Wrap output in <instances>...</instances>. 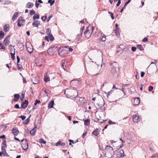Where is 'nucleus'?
Masks as SVG:
<instances>
[{"label": "nucleus", "mask_w": 158, "mask_h": 158, "mask_svg": "<svg viewBox=\"0 0 158 158\" xmlns=\"http://www.w3.org/2000/svg\"><path fill=\"white\" fill-rule=\"evenodd\" d=\"M145 73L144 72H141V77H143L144 76V75L145 74Z\"/></svg>", "instance_id": "4d7b16f0"}, {"label": "nucleus", "mask_w": 158, "mask_h": 158, "mask_svg": "<svg viewBox=\"0 0 158 158\" xmlns=\"http://www.w3.org/2000/svg\"><path fill=\"white\" fill-rule=\"evenodd\" d=\"M54 105V101L52 100L51 102H49L48 104V108L49 109L52 108Z\"/></svg>", "instance_id": "b1692460"}, {"label": "nucleus", "mask_w": 158, "mask_h": 158, "mask_svg": "<svg viewBox=\"0 0 158 158\" xmlns=\"http://www.w3.org/2000/svg\"><path fill=\"white\" fill-rule=\"evenodd\" d=\"M0 138H1V139H5V136L4 135H1V136H0Z\"/></svg>", "instance_id": "69168bd1"}, {"label": "nucleus", "mask_w": 158, "mask_h": 158, "mask_svg": "<svg viewBox=\"0 0 158 158\" xmlns=\"http://www.w3.org/2000/svg\"><path fill=\"white\" fill-rule=\"evenodd\" d=\"M136 49V48L135 47H132L131 48V50L133 52H135Z\"/></svg>", "instance_id": "6e6d98bb"}, {"label": "nucleus", "mask_w": 158, "mask_h": 158, "mask_svg": "<svg viewBox=\"0 0 158 158\" xmlns=\"http://www.w3.org/2000/svg\"><path fill=\"white\" fill-rule=\"evenodd\" d=\"M139 119V117L137 115L135 114L133 116V120L134 123H137L138 122V120Z\"/></svg>", "instance_id": "a211bd4d"}, {"label": "nucleus", "mask_w": 158, "mask_h": 158, "mask_svg": "<svg viewBox=\"0 0 158 158\" xmlns=\"http://www.w3.org/2000/svg\"><path fill=\"white\" fill-rule=\"evenodd\" d=\"M93 32V27H88L87 28L85 31L84 32V34L86 37H89Z\"/></svg>", "instance_id": "20e7f679"}, {"label": "nucleus", "mask_w": 158, "mask_h": 158, "mask_svg": "<svg viewBox=\"0 0 158 158\" xmlns=\"http://www.w3.org/2000/svg\"><path fill=\"white\" fill-rule=\"evenodd\" d=\"M15 107L17 109H19L20 108L19 105L18 104H16L15 105Z\"/></svg>", "instance_id": "052dcab7"}, {"label": "nucleus", "mask_w": 158, "mask_h": 158, "mask_svg": "<svg viewBox=\"0 0 158 158\" xmlns=\"http://www.w3.org/2000/svg\"><path fill=\"white\" fill-rule=\"evenodd\" d=\"M11 50H13V53L12 52H10V54L11 55V57L12 59L13 60H14L15 58V49L14 48V47L11 48Z\"/></svg>", "instance_id": "ddd939ff"}, {"label": "nucleus", "mask_w": 158, "mask_h": 158, "mask_svg": "<svg viewBox=\"0 0 158 158\" xmlns=\"http://www.w3.org/2000/svg\"><path fill=\"white\" fill-rule=\"evenodd\" d=\"M39 102H40V101L38 100L37 99H36L35 101V103H34V105H36L37 103Z\"/></svg>", "instance_id": "5fc2aeb1"}, {"label": "nucleus", "mask_w": 158, "mask_h": 158, "mask_svg": "<svg viewBox=\"0 0 158 158\" xmlns=\"http://www.w3.org/2000/svg\"><path fill=\"white\" fill-rule=\"evenodd\" d=\"M19 117L21 118L22 120H24L25 119L26 117L24 116H19Z\"/></svg>", "instance_id": "37998d69"}, {"label": "nucleus", "mask_w": 158, "mask_h": 158, "mask_svg": "<svg viewBox=\"0 0 158 158\" xmlns=\"http://www.w3.org/2000/svg\"><path fill=\"white\" fill-rule=\"evenodd\" d=\"M47 18V16L46 15H45V16H42L41 17V19L43 21H44L46 20V19Z\"/></svg>", "instance_id": "58836bf2"}, {"label": "nucleus", "mask_w": 158, "mask_h": 158, "mask_svg": "<svg viewBox=\"0 0 158 158\" xmlns=\"http://www.w3.org/2000/svg\"><path fill=\"white\" fill-rule=\"evenodd\" d=\"M152 158H158V155L154 156Z\"/></svg>", "instance_id": "774afa93"}, {"label": "nucleus", "mask_w": 158, "mask_h": 158, "mask_svg": "<svg viewBox=\"0 0 158 158\" xmlns=\"http://www.w3.org/2000/svg\"><path fill=\"white\" fill-rule=\"evenodd\" d=\"M12 132L14 136H16L19 133L18 130L15 128H13L12 130Z\"/></svg>", "instance_id": "4468645a"}, {"label": "nucleus", "mask_w": 158, "mask_h": 158, "mask_svg": "<svg viewBox=\"0 0 158 158\" xmlns=\"http://www.w3.org/2000/svg\"><path fill=\"white\" fill-rule=\"evenodd\" d=\"M35 62L36 64V65L37 66H41L42 64H40V63H39L38 62V60L37 59H36L35 60Z\"/></svg>", "instance_id": "4c0bfd02"}, {"label": "nucleus", "mask_w": 158, "mask_h": 158, "mask_svg": "<svg viewBox=\"0 0 158 158\" xmlns=\"http://www.w3.org/2000/svg\"><path fill=\"white\" fill-rule=\"evenodd\" d=\"M73 92L74 93V96L75 97L77 96L78 95L77 92L76 90H74L73 91Z\"/></svg>", "instance_id": "79ce46f5"}, {"label": "nucleus", "mask_w": 158, "mask_h": 158, "mask_svg": "<svg viewBox=\"0 0 158 158\" xmlns=\"http://www.w3.org/2000/svg\"><path fill=\"white\" fill-rule=\"evenodd\" d=\"M33 6V4L30 2H28L27 4L26 7L28 8H32Z\"/></svg>", "instance_id": "a878e982"}, {"label": "nucleus", "mask_w": 158, "mask_h": 158, "mask_svg": "<svg viewBox=\"0 0 158 158\" xmlns=\"http://www.w3.org/2000/svg\"><path fill=\"white\" fill-rule=\"evenodd\" d=\"M39 77H36L34 79V80H32V81L34 84H38L39 81Z\"/></svg>", "instance_id": "2eb2a0df"}, {"label": "nucleus", "mask_w": 158, "mask_h": 158, "mask_svg": "<svg viewBox=\"0 0 158 158\" xmlns=\"http://www.w3.org/2000/svg\"><path fill=\"white\" fill-rule=\"evenodd\" d=\"M107 95V97L108 98V96L109 95V94H111V93L110 92V91L108 92L107 93H105Z\"/></svg>", "instance_id": "680f3d73"}, {"label": "nucleus", "mask_w": 158, "mask_h": 158, "mask_svg": "<svg viewBox=\"0 0 158 158\" xmlns=\"http://www.w3.org/2000/svg\"><path fill=\"white\" fill-rule=\"evenodd\" d=\"M57 47L53 46L49 48L47 50L48 53L50 55H52L57 51Z\"/></svg>", "instance_id": "423d86ee"}, {"label": "nucleus", "mask_w": 158, "mask_h": 158, "mask_svg": "<svg viewBox=\"0 0 158 158\" xmlns=\"http://www.w3.org/2000/svg\"><path fill=\"white\" fill-rule=\"evenodd\" d=\"M48 3H50V6H52L54 4L55 2V1L52 0H48Z\"/></svg>", "instance_id": "f704fd0d"}, {"label": "nucleus", "mask_w": 158, "mask_h": 158, "mask_svg": "<svg viewBox=\"0 0 158 158\" xmlns=\"http://www.w3.org/2000/svg\"><path fill=\"white\" fill-rule=\"evenodd\" d=\"M10 27V25L9 24H6L5 25L4 27V31L5 32H7L9 31Z\"/></svg>", "instance_id": "412c9836"}, {"label": "nucleus", "mask_w": 158, "mask_h": 158, "mask_svg": "<svg viewBox=\"0 0 158 158\" xmlns=\"http://www.w3.org/2000/svg\"><path fill=\"white\" fill-rule=\"evenodd\" d=\"M39 142L40 143H42L43 144H45L46 143V141L44 140L43 138H41L39 140Z\"/></svg>", "instance_id": "72a5a7b5"}, {"label": "nucleus", "mask_w": 158, "mask_h": 158, "mask_svg": "<svg viewBox=\"0 0 158 158\" xmlns=\"http://www.w3.org/2000/svg\"><path fill=\"white\" fill-rule=\"evenodd\" d=\"M6 147V145H2V152L3 153V154L5 155L6 156V154H7L6 149L5 148Z\"/></svg>", "instance_id": "aec40b11"}, {"label": "nucleus", "mask_w": 158, "mask_h": 158, "mask_svg": "<svg viewBox=\"0 0 158 158\" xmlns=\"http://www.w3.org/2000/svg\"><path fill=\"white\" fill-rule=\"evenodd\" d=\"M101 40L102 41H104L106 40V38L105 36H102L101 38Z\"/></svg>", "instance_id": "49530a36"}, {"label": "nucleus", "mask_w": 158, "mask_h": 158, "mask_svg": "<svg viewBox=\"0 0 158 158\" xmlns=\"http://www.w3.org/2000/svg\"><path fill=\"white\" fill-rule=\"evenodd\" d=\"M52 15H50L48 17V19H47V22H48L50 20L51 18H52Z\"/></svg>", "instance_id": "3c124183"}, {"label": "nucleus", "mask_w": 158, "mask_h": 158, "mask_svg": "<svg viewBox=\"0 0 158 158\" xmlns=\"http://www.w3.org/2000/svg\"><path fill=\"white\" fill-rule=\"evenodd\" d=\"M37 2V1H36L35 5V6H36V8H37L40 4H39V3L38 2Z\"/></svg>", "instance_id": "8fccbe9b"}, {"label": "nucleus", "mask_w": 158, "mask_h": 158, "mask_svg": "<svg viewBox=\"0 0 158 158\" xmlns=\"http://www.w3.org/2000/svg\"><path fill=\"white\" fill-rule=\"evenodd\" d=\"M153 87L152 86H149L148 87V90L149 91H151L153 90Z\"/></svg>", "instance_id": "c03bdc74"}, {"label": "nucleus", "mask_w": 158, "mask_h": 158, "mask_svg": "<svg viewBox=\"0 0 158 158\" xmlns=\"http://www.w3.org/2000/svg\"><path fill=\"white\" fill-rule=\"evenodd\" d=\"M131 2L130 0H128L127 2L125 4V6H126L127 4H128L130 2Z\"/></svg>", "instance_id": "338daca9"}, {"label": "nucleus", "mask_w": 158, "mask_h": 158, "mask_svg": "<svg viewBox=\"0 0 158 158\" xmlns=\"http://www.w3.org/2000/svg\"><path fill=\"white\" fill-rule=\"evenodd\" d=\"M28 105V101L25 100L24 102H23L21 104V108L24 109Z\"/></svg>", "instance_id": "f8f14e48"}, {"label": "nucleus", "mask_w": 158, "mask_h": 158, "mask_svg": "<svg viewBox=\"0 0 158 158\" xmlns=\"http://www.w3.org/2000/svg\"><path fill=\"white\" fill-rule=\"evenodd\" d=\"M99 133V131H98V129L95 130L92 132L93 135L96 136H97Z\"/></svg>", "instance_id": "c756f323"}, {"label": "nucleus", "mask_w": 158, "mask_h": 158, "mask_svg": "<svg viewBox=\"0 0 158 158\" xmlns=\"http://www.w3.org/2000/svg\"><path fill=\"white\" fill-rule=\"evenodd\" d=\"M149 68H150L151 70L153 71L155 69H157V67L154 63L153 62H151V64L147 68V69H148Z\"/></svg>", "instance_id": "6e6552de"}, {"label": "nucleus", "mask_w": 158, "mask_h": 158, "mask_svg": "<svg viewBox=\"0 0 158 158\" xmlns=\"http://www.w3.org/2000/svg\"><path fill=\"white\" fill-rule=\"evenodd\" d=\"M17 64H18V66H19V64L18 63L19 62L20 59L18 56H17Z\"/></svg>", "instance_id": "09e8293b"}, {"label": "nucleus", "mask_w": 158, "mask_h": 158, "mask_svg": "<svg viewBox=\"0 0 158 158\" xmlns=\"http://www.w3.org/2000/svg\"><path fill=\"white\" fill-rule=\"evenodd\" d=\"M114 32L115 33L117 37H118L119 35V29L118 28H116L114 30Z\"/></svg>", "instance_id": "2f4dec72"}, {"label": "nucleus", "mask_w": 158, "mask_h": 158, "mask_svg": "<svg viewBox=\"0 0 158 158\" xmlns=\"http://www.w3.org/2000/svg\"><path fill=\"white\" fill-rule=\"evenodd\" d=\"M40 25V23L39 21H35L32 23V25L34 27H38V26Z\"/></svg>", "instance_id": "dca6fc26"}, {"label": "nucleus", "mask_w": 158, "mask_h": 158, "mask_svg": "<svg viewBox=\"0 0 158 158\" xmlns=\"http://www.w3.org/2000/svg\"><path fill=\"white\" fill-rule=\"evenodd\" d=\"M30 116H31V115L29 117L27 118L23 122V123L24 124H25V125L27 124L29 122L30 118Z\"/></svg>", "instance_id": "c85d7f7f"}, {"label": "nucleus", "mask_w": 158, "mask_h": 158, "mask_svg": "<svg viewBox=\"0 0 158 158\" xmlns=\"http://www.w3.org/2000/svg\"><path fill=\"white\" fill-rule=\"evenodd\" d=\"M110 72L111 73L114 75L117 76L118 72V64L116 62L112 63L111 64Z\"/></svg>", "instance_id": "f257e3e1"}, {"label": "nucleus", "mask_w": 158, "mask_h": 158, "mask_svg": "<svg viewBox=\"0 0 158 158\" xmlns=\"http://www.w3.org/2000/svg\"><path fill=\"white\" fill-rule=\"evenodd\" d=\"M54 77V74L53 73H46L44 75V80L46 82L50 81V79H53Z\"/></svg>", "instance_id": "7ed1b4c3"}, {"label": "nucleus", "mask_w": 158, "mask_h": 158, "mask_svg": "<svg viewBox=\"0 0 158 158\" xmlns=\"http://www.w3.org/2000/svg\"><path fill=\"white\" fill-rule=\"evenodd\" d=\"M116 156L118 158L123 157L125 156L123 151L122 149L118 151L116 153Z\"/></svg>", "instance_id": "0eeeda50"}, {"label": "nucleus", "mask_w": 158, "mask_h": 158, "mask_svg": "<svg viewBox=\"0 0 158 158\" xmlns=\"http://www.w3.org/2000/svg\"><path fill=\"white\" fill-rule=\"evenodd\" d=\"M58 52L60 56L63 57H64L68 53V50L65 49L64 48L61 49L60 47L58 49Z\"/></svg>", "instance_id": "39448f33"}, {"label": "nucleus", "mask_w": 158, "mask_h": 158, "mask_svg": "<svg viewBox=\"0 0 158 158\" xmlns=\"http://www.w3.org/2000/svg\"><path fill=\"white\" fill-rule=\"evenodd\" d=\"M110 16L111 18L112 19H113L114 18V16L113 14V13H111Z\"/></svg>", "instance_id": "0e129e2a"}, {"label": "nucleus", "mask_w": 158, "mask_h": 158, "mask_svg": "<svg viewBox=\"0 0 158 158\" xmlns=\"http://www.w3.org/2000/svg\"><path fill=\"white\" fill-rule=\"evenodd\" d=\"M11 3V2L8 0H6L4 2V4H9Z\"/></svg>", "instance_id": "e433bc0d"}, {"label": "nucleus", "mask_w": 158, "mask_h": 158, "mask_svg": "<svg viewBox=\"0 0 158 158\" xmlns=\"http://www.w3.org/2000/svg\"><path fill=\"white\" fill-rule=\"evenodd\" d=\"M105 155L106 157L111 158L114 155L113 148L112 147L107 146L105 148Z\"/></svg>", "instance_id": "f03ea898"}, {"label": "nucleus", "mask_w": 158, "mask_h": 158, "mask_svg": "<svg viewBox=\"0 0 158 158\" xmlns=\"http://www.w3.org/2000/svg\"><path fill=\"white\" fill-rule=\"evenodd\" d=\"M36 128V125H35V127L31 130L30 131V133L32 135H34L35 134V133L36 131L35 129Z\"/></svg>", "instance_id": "f3484780"}, {"label": "nucleus", "mask_w": 158, "mask_h": 158, "mask_svg": "<svg viewBox=\"0 0 158 158\" xmlns=\"http://www.w3.org/2000/svg\"><path fill=\"white\" fill-rule=\"evenodd\" d=\"M138 48L140 50H142L143 49V47L141 45H139L138 46Z\"/></svg>", "instance_id": "de8ad7c7"}, {"label": "nucleus", "mask_w": 158, "mask_h": 158, "mask_svg": "<svg viewBox=\"0 0 158 158\" xmlns=\"http://www.w3.org/2000/svg\"><path fill=\"white\" fill-rule=\"evenodd\" d=\"M84 124L86 126H89L90 124V120L89 119L84 120Z\"/></svg>", "instance_id": "bb28decb"}, {"label": "nucleus", "mask_w": 158, "mask_h": 158, "mask_svg": "<svg viewBox=\"0 0 158 158\" xmlns=\"http://www.w3.org/2000/svg\"><path fill=\"white\" fill-rule=\"evenodd\" d=\"M86 132H85V133H83V134H82V137H83V138H84L85 137V136L86 135Z\"/></svg>", "instance_id": "e2e57ef3"}, {"label": "nucleus", "mask_w": 158, "mask_h": 158, "mask_svg": "<svg viewBox=\"0 0 158 158\" xmlns=\"http://www.w3.org/2000/svg\"><path fill=\"white\" fill-rule=\"evenodd\" d=\"M14 96L15 98L14 101L15 102L17 101L19 99V94H15L14 95Z\"/></svg>", "instance_id": "5701e85b"}, {"label": "nucleus", "mask_w": 158, "mask_h": 158, "mask_svg": "<svg viewBox=\"0 0 158 158\" xmlns=\"http://www.w3.org/2000/svg\"><path fill=\"white\" fill-rule=\"evenodd\" d=\"M19 16L18 13L17 12H15L13 15L12 17V19L14 21Z\"/></svg>", "instance_id": "4be33fe9"}, {"label": "nucleus", "mask_w": 158, "mask_h": 158, "mask_svg": "<svg viewBox=\"0 0 158 158\" xmlns=\"http://www.w3.org/2000/svg\"><path fill=\"white\" fill-rule=\"evenodd\" d=\"M0 49H5V47L3 46V45L0 42Z\"/></svg>", "instance_id": "a19ab883"}, {"label": "nucleus", "mask_w": 158, "mask_h": 158, "mask_svg": "<svg viewBox=\"0 0 158 158\" xmlns=\"http://www.w3.org/2000/svg\"><path fill=\"white\" fill-rule=\"evenodd\" d=\"M40 18L39 15L38 14H35L33 17V19L34 20L36 19H39Z\"/></svg>", "instance_id": "cd10ccee"}, {"label": "nucleus", "mask_w": 158, "mask_h": 158, "mask_svg": "<svg viewBox=\"0 0 158 158\" xmlns=\"http://www.w3.org/2000/svg\"><path fill=\"white\" fill-rule=\"evenodd\" d=\"M35 14V12L34 10H31L30 11V15H33Z\"/></svg>", "instance_id": "ea45409f"}, {"label": "nucleus", "mask_w": 158, "mask_h": 158, "mask_svg": "<svg viewBox=\"0 0 158 158\" xmlns=\"http://www.w3.org/2000/svg\"><path fill=\"white\" fill-rule=\"evenodd\" d=\"M108 123L110 124H115V123L114 122H112L110 120L109 121H108Z\"/></svg>", "instance_id": "603ef678"}, {"label": "nucleus", "mask_w": 158, "mask_h": 158, "mask_svg": "<svg viewBox=\"0 0 158 158\" xmlns=\"http://www.w3.org/2000/svg\"><path fill=\"white\" fill-rule=\"evenodd\" d=\"M10 36L8 35L4 39L3 41V43L6 46H7L8 45L10 42Z\"/></svg>", "instance_id": "9b49d317"}, {"label": "nucleus", "mask_w": 158, "mask_h": 158, "mask_svg": "<svg viewBox=\"0 0 158 158\" xmlns=\"http://www.w3.org/2000/svg\"><path fill=\"white\" fill-rule=\"evenodd\" d=\"M25 23V21L22 18H19L18 19V26L20 27L23 26Z\"/></svg>", "instance_id": "1a4fd4ad"}, {"label": "nucleus", "mask_w": 158, "mask_h": 158, "mask_svg": "<svg viewBox=\"0 0 158 158\" xmlns=\"http://www.w3.org/2000/svg\"><path fill=\"white\" fill-rule=\"evenodd\" d=\"M148 41V39L146 37L144 38L143 40V42H146Z\"/></svg>", "instance_id": "864d4df0"}, {"label": "nucleus", "mask_w": 158, "mask_h": 158, "mask_svg": "<svg viewBox=\"0 0 158 158\" xmlns=\"http://www.w3.org/2000/svg\"><path fill=\"white\" fill-rule=\"evenodd\" d=\"M46 32L48 35H51L52 34L51 33V30L49 28H48L46 30Z\"/></svg>", "instance_id": "473e14b6"}, {"label": "nucleus", "mask_w": 158, "mask_h": 158, "mask_svg": "<svg viewBox=\"0 0 158 158\" xmlns=\"http://www.w3.org/2000/svg\"><path fill=\"white\" fill-rule=\"evenodd\" d=\"M140 103V101L139 99L138 98H135L134 101V102L133 104L135 105H138Z\"/></svg>", "instance_id": "6ab92c4d"}, {"label": "nucleus", "mask_w": 158, "mask_h": 158, "mask_svg": "<svg viewBox=\"0 0 158 158\" xmlns=\"http://www.w3.org/2000/svg\"><path fill=\"white\" fill-rule=\"evenodd\" d=\"M28 143L27 140H26L25 142L22 144V147L23 150L26 151L28 149Z\"/></svg>", "instance_id": "9d476101"}, {"label": "nucleus", "mask_w": 158, "mask_h": 158, "mask_svg": "<svg viewBox=\"0 0 158 158\" xmlns=\"http://www.w3.org/2000/svg\"><path fill=\"white\" fill-rule=\"evenodd\" d=\"M4 33L3 31H0V40H2L4 37Z\"/></svg>", "instance_id": "7c9ffc66"}, {"label": "nucleus", "mask_w": 158, "mask_h": 158, "mask_svg": "<svg viewBox=\"0 0 158 158\" xmlns=\"http://www.w3.org/2000/svg\"><path fill=\"white\" fill-rule=\"evenodd\" d=\"M65 143H61L60 141H58L56 144V146H58L59 145H61V146H64L65 145Z\"/></svg>", "instance_id": "393cba45"}, {"label": "nucleus", "mask_w": 158, "mask_h": 158, "mask_svg": "<svg viewBox=\"0 0 158 158\" xmlns=\"http://www.w3.org/2000/svg\"><path fill=\"white\" fill-rule=\"evenodd\" d=\"M48 36L49 37V38L50 39V40L51 41H52L54 40V38L52 34H51V35H48Z\"/></svg>", "instance_id": "c9c22d12"}, {"label": "nucleus", "mask_w": 158, "mask_h": 158, "mask_svg": "<svg viewBox=\"0 0 158 158\" xmlns=\"http://www.w3.org/2000/svg\"><path fill=\"white\" fill-rule=\"evenodd\" d=\"M75 82V83H77L78 82V81L76 80H73L71 81V83L72 84H73Z\"/></svg>", "instance_id": "a18cd8bd"}, {"label": "nucleus", "mask_w": 158, "mask_h": 158, "mask_svg": "<svg viewBox=\"0 0 158 158\" xmlns=\"http://www.w3.org/2000/svg\"><path fill=\"white\" fill-rule=\"evenodd\" d=\"M27 51L30 53H31L32 52V49H29L28 48H27Z\"/></svg>", "instance_id": "bf43d9fd"}, {"label": "nucleus", "mask_w": 158, "mask_h": 158, "mask_svg": "<svg viewBox=\"0 0 158 158\" xmlns=\"http://www.w3.org/2000/svg\"><path fill=\"white\" fill-rule=\"evenodd\" d=\"M121 3V0H118L117 3L116 4V6H119Z\"/></svg>", "instance_id": "13d9d810"}]
</instances>
